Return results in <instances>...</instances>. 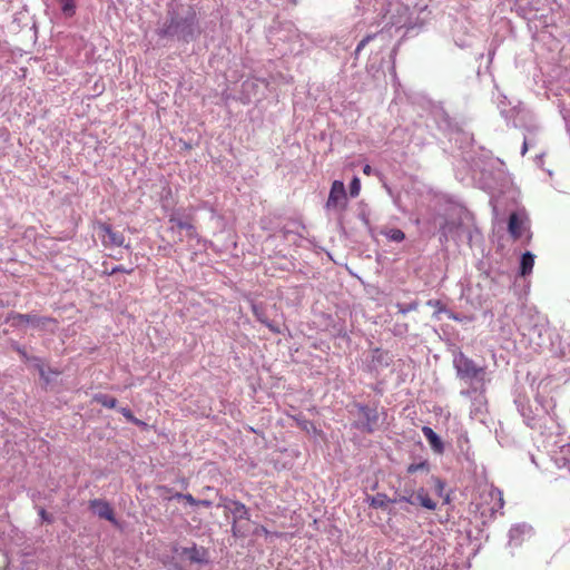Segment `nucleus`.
Segmentation results:
<instances>
[{
    "instance_id": "1",
    "label": "nucleus",
    "mask_w": 570,
    "mask_h": 570,
    "mask_svg": "<svg viewBox=\"0 0 570 570\" xmlns=\"http://www.w3.org/2000/svg\"><path fill=\"white\" fill-rule=\"evenodd\" d=\"M504 505L503 493L494 487L484 489L479 495V502L475 503V510L480 513L483 522L495 518L498 511Z\"/></svg>"
},
{
    "instance_id": "2",
    "label": "nucleus",
    "mask_w": 570,
    "mask_h": 570,
    "mask_svg": "<svg viewBox=\"0 0 570 570\" xmlns=\"http://www.w3.org/2000/svg\"><path fill=\"white\" fill-rule=\"evenodd\" d=\"M94 229L97 230V234L101 240L104 247H120L125 246L126 248L129 245H125V236L122 233L117 232L112 228V226L102 220L94 222Z\"/></svg>"
},
{
    "instance_id": "3",
    "label": "nucleus",
    "mask_w": 570,
    "mask_h": 570,
    "mask_svg": "<svg viewBox=\"0 0 570 570\" xmlns=\"http://www.w3.org/2000/svg\"><path fill=\"white\" fill-rule=\"evenodd\" d=\"M13 327H21L26 324H31L33 327L45 328L49 324H56V320L49 316H37L33 314H20L11 312L6 318Z\"/></svg>"
},
{
    "instance_id": "4",
    "label": "nucleus",
    "mask_w": 570,
    "mask_h": 570,
    "mask_svg": "<svg viewBox=\"0 0 570 570\" xmlns=\"http://www.w3.org/2000/svg\"><path fill=\"white\" fill-rule=\"evenodd\" d=\"M453 363L458 376L462 380H473L479 377L481 374H484V368L478 366L471 358L465 356L463 353H460L458 356H455Z\"/></svg>"
},
{
    "instance_id": "5",
    "label": "nucleus",
    "mask_w": 570,
    "mask_h": 570,
    "mask_svg": "<svg viewBox=\"0 0 570 570\" xmlns=\"http://www.w3.org/2000/svg\"><path fill=\"white\" fill-rule=\"evenodd\" d=\"M347 196L343 181L334 180L326 202V208L343 210L346 207Z\"/></svg>"
},
{
    "instance_id": "6",
    "label": "nucleus",
    "mask_w": 570,
    "mask_h": 570,
    "mask_svg": "<svg viewBox=\"0 0 570 570\" xmlns=\"http://www.w3.org/2000/svg\"><path fill=\"white\" fill-rule=\"evenodd\" d=\"M224 508L229 510L234 515V522L232 525V532L235 537L239 535V530L236 525L237 520H249V512L247 507L239 501H229L228 504H224Z\"/></svg>"
},
{
    "instance_id": "7",
    "label": "nucleus",
    "mask_w": 570,
    "mask_h": 570,
    "mask_svg": "<svg viewBox=\"0 0 570 570\" xmlns=\"http://www.w3.org/2000/svg\"><path fill=\"white\" fill-rule=\"evenodd\" d=\"M89 508L99 518L116 523L115 512L109 502L102 499H94L89 501Z\"/></svg>"
},
{
    "instance_id": "8",
    "label": "nucleus",
    "mask_w": 570,
    "mask_h": 570,
    "mask_svg": "<svg viewBox=\"0 0 570 570\" xmlns=\"http://www.w3.org/2000/svg\"><path fill=\"white\" fill-rule=\"evenodd\" d=\"M358 411L364 417L363 429L367 433H373L379 422V412L374 407L360 405Z\"/></svg>"
},
{
    "instance_id": "9",
    "label": "nucleus",
    "mask_w": 570,
    "mask_h": 570,
    "mask_svg": "<svg viewBox=\"0 0 570 570\" xmlns=\"http://www.w3.org/2000/svg\"><path fill=\"white\" fill-rule=\"evenodd\" d=\"M168 223L170 224L168 228L170 233H174L175 228H178L179 230H185L188 238H195L197 236L196 227L188 220H183L171 215Z\"/></svg>"
},
{
    "instance_id": "10",
    "label": "nucleus",
    "mask_w": 570,
    "mask_h": 570,
    "mask_svg": "<svg viewBox=\"0 0 570 570\" xmlns=\"http://www.w3.org/2000/svg\"><path fill=\"white\" fill-rule=\"evenodd\" d=\"M422 433L428 440L429 444L436 453H442L444 450L443 442L439 438V435L430 428V426H423Z\"/></svg>"
},
{
    "instance_id": "11",
    "label": "nucleus",
    "mask_w": 570,
    "mask_h": 570,
    "mask_svg": "<svg viewBox=\"0 0 570 570\" xmlns=\"http://www.w3.org/2000/svg\"><path fill=\"white\" fill-rule=\"evenodd\" d=\"M508 230L514 239H519L523 234V223L517 213H512L509 217Z\"/></svg>"
},
{
    "instance_id": "12",
    "label": "nucleus",
    "mask_w": 570,
    "mask_h": 570,
    "mask_svg": "<svg viewBox=\"0 0 570 570\" xmlns=\"http://www.w3.org/2000/svg\"><path fill=\"white\" fill-rule=\"evenodd\" d=\"M184 554L193 562L202 563L206 561V550L204 548H197L196 546L185 548Z\"/></svg>"
},
{
    "instance_id": "13",
    "label": "nucleus",
    "mask_w": 570,
    "mask_h": 570,
    "mask_svg": "<svg viewBox=\"0 0 570 570\" xmlns=\"http://www.w3.org/2000/svg\"><path fill=\"white\" fill-rule=\"evenodd\" d=\"M533 266H534V256L530 252L524 253L521 257L520 274L522 276L529 275L532 272Z\"/></svg>"
},
{
    "instance_id": "14",
    "label": "nucleus",
    "mask_w": 570,
    "mask_h": 570,
    "mask_svg": "<svg viewBox=\"0 0 570 570\" xmlns=\"http://www.w3.org/2000/svg\"><path fill=\"white\" fill-rule=\"evenodd\" d=\"M415 499L422 507H424L428 510L436 509V503L430 498V495L424 489H420L415 493Z\"/></svg>"
},
{
    "instance_id": "15",
    "label": "nucleus",
    "mask_w": 570,
    "mask_h": 570,
    "mask_svg": "<svg viewBox=\"0 0 570 570\" xmlns=\"http://www.w3.org/2000/svg\"><path fill=\"white\" fill-rule=\"evenodd\" d=\"M92 401L108 409H115L117 405V400L107 394H95Z\"/></svg>"
},
{
    "instance_id": "16",
    "label": "nucleus",
    "mask_w": 570,
    "mask_h": 570,
    "mask_svg": "<svg viewBox=\"0 0 570 570\" xmlns=\"http://www.w3.org/2000/svg\"><path fill=\"white\" fill-rule=\"evenodd\" d=\"M252 311H253L254 315L257 317V320H258L261 323L265 324L269 330H272V331H273V332H275V333H278V332H279L276 327H274V326H273V325L267 321V318H266V316H265V313L261 309V307H258L257 305H255V304H254V305L252 306Z\"/></svg>"
},
{
    "instance_id": "17",
    "label": "nucleus",
    "mask_w": 570,
    "mask_h": 570,
    "mask_svg": "<svg viewBox=\"0 0 570 570\" xmlns=\"http://www.w3.org/2000/svg\"><path fill=\"white\" fill-rule=\"evenodd\" d=\"M389 502L390 499L387 495L377 493L376 495L372 497L370 505L375 509L386 508Z\"/></svg>"
},
{
    "instance_id": "18",
    "label": "nucleus",
    "mask_w": 570,
    "mask_h": 570,
    "mask_svg": "<svg viewBox=\"0 0 570 570\" xmlns=\"http://www.w3.org/2000/svg\"><path fill=\"white\" fill-rule=\"evenodd\" d=\"M384 235L393 242H403L405 239V234L399 228H391Z\"/></svg>"
},
{
    "instance_id": "19",
    "label": "nucleus",
    "mask_w": 570,
    "mask_h": 570,
    "mask_svg": "<svg viewBox=\"0 0 570 570\" xmlns=\"http://www.w3.org/2000/svg\"><path fill=\"white\" fill-rule=\"evenodd\" d=\"M295 421L297 422V425L306 431V432H313V433H318L320 431L316 429V426L314 425L313 422L308 421V420H305V419H301V417H295Z\"/></svg>"
},
{
    "instance_id": "20",
    "label": "nucleus",
    "mask_w": 570,
    "mask_h": 570,
    "mask_svg": "<svg viewBox=\"0 0 570 570\" xmlns=\"http://www.w3.org/2000/svg\"><path fill=\"white\" fill-rule=\"evenodd\" d=\"M59 2L61 4L62 12L66 16L71 17L75 14V11H76L75 0H59Z\"/></svg>"
},
{
    "instance_id": "21",
    "label": "nucleus",
    "mask_w": 570,
    "mask_h": 570,
    "mask_svg": "<svg viewBox=\"0 0 570 570\" xmlns=\"http://www.w3.org/2000/svg\"><path fill=\"white\" fill-rule=\"evenodd\" d=\"M120 413L131 423L136 425H144L145 423L140 421L139 419L135 417L132 412L128 407H121Z\"/></svg>"
},
{
    "instance_id": "22",
    "label": "nucleus",
    "mask_w": 570,
    "mask_h": 570,
    "mask_svg": "<svg viewBox=\"0 0 570 570\" xmlns=\"http://www.w3.org/2000/svg\"><path fill=\"white\" fill-rule=\"evenodd\" d=\"M170 498H175V499H178V500H185L188 504L190 505H196V503L198 502L197 499H195L190 493H180V492H176L175 494H173Z\"/></svg>"
},
{
    "instance_id": "23",
    "label": "nucleus",
    "mask_w": 570,
    "mask_h": 570,
    "mask_svg": "<svg viewBox=\"0 0 570 570\" xmlns=\"http://www.w3.org/2000/svg\"><path fill=\"white\" fill-rule=\"evenodd\" d=\"M420 470H429V463L428 461H422L420 463H412L407 466V473L413 474Z\"/></svg>"
},
{
    "instance_id": "24",
    "label": "nucleus",
    "mask_w": 570,
    "mask_h": 570,
    "mask_svg": "<svg viewBox=\"0 0 570 570\" xmlns=\"http://www.w3.org/2000/svg\"><path fill=\"white\" fill-rule=\"evenodd\" d=\"M361 190V181L357 177H354L350 184V195L352 197H357Z\"/></svg>"
},
{
    "instance_id": "25",
    "label": "nucleus",
    "mask_w": 570,
    "mask_h": 570,
    "mask_svg": "<svg viewBox=\"0 0 570 570\" xmlns=\"http://www.w3.org/2000/svg\"><path fill=\"white\" fill-rule=\"evenodd\" d=\"M132 272H134V268H126L122 265L115 266L110 271H108V269L104 271V273L107 274V275H114L116 273L131 274Z\"/></svg>"
},
{
    "instance_id": "26",
    "label": "nucleus",
    "mask_w": 570,
    "mask_h": 570,
    "mask_svg": "<svg viewBox=\"0 0 570 570\" xmlns=\"http://www.w3.org/2000/svg\"><path fill=\"white\" fill-rule=\"evenodd\" d=\"M376 35L372 33V35H367L365 36L357 45L356 49H355V53H360L364 48L365 46L372 41L374 38H375Z\"/></svg>"
},
{
    "instance_id": "27",
    "label": "nucleus",
    "mask_w": 570,
    "mask_h": 570,
    "mask_svg": "<svg viewBox=\"0 0 570 570\" xmlns=\"http://www.w3.org/2000/svg\"><path fill=\"white\" fill-rule=\"evenodd\" d=\"M396 307L401 314H406L409 312L415 311L417 308V303L413 302L409 305L397 304Z\"/></svg>"
},
{
    "instance_id": "28",
    "label": "nucleus",
    "mask_w": 570,
    "mask_h": 570,
    "mask_svg": "<svg viewBox=\"0 0 570 570\" xmlns=\"http://www.w3.org/2000/svg\"><path fill=\"white\" fill-rule=\"evenodd\" d=\"M433 480L435 483L436 491L439 492V494H442L444 487H445L444 482L439 478H434Z\"/></svg>"
},
{
    "instance_id": "29",
    "label": "nucleus",
    "mask_w": 570,
    "mask_h": 570,
    "mask_svg": "<svg viewBox=\"0 0 570 570\" xmlns=\"http://www.w3.org/2000/svg\"><path fill=\"white\" fill-rule=\"evenodd\" d=\"M39 515L42 519V521H46V522H49V523L52 522L51 515L43 508L40 509Z\"/></svg>"
},
{
    "instance_id": "30",
    "label": "nucleus",
    "mask_w": 570,
    "mask_h": 570,
    "mask_svg": "<svg viewBox=\"0 0 570 570\" xmlns=\"http://www.w3.org/2000/svg\"><path fill=\"white\" fill-rule=\"evenodd\" d=\"M16 351L19 353V355L24 360V361H28L29 357H28V354L26 352V350L23 347H20V346H16Z\"/></svg>"
},
{
    "instance_id": "31",
    "label": "nucleus",
    "mask_w": 570,
    "mask_h": 570,
    "mask_svg": "<svg viewBox=\"0 0 570 570\" xmlns=\"http://www.w3.org/2000/svg\"><path fill=\"white\" fill-rule=\"evenodd\" d=\"M196 505H202V507H205V508H209L212 505V501H209V500H198Z\"/></svg>"
},
{
    "instance_id": "32",
    "label": "nucleus",
    "mask_w": 570,
    "mask_h": 570,
    "mask_svg": "<svg viewBox=\"0 0 570 570\" xmlns=\"http://www.w3.org/2000/svg\"><path fill=\"white\" fill-rule=\"evenodd\" d=\"M173 234H176L177 235V240L176 243H181L184 242V238L181 236V230H179L178 228H175V232Z\"/></svg>"
},
{
    "instance_id": "33",
    "label": "nucleus",
    "mask_w": 570,
    "mask_h": 570,
    "mask_svg": "<svg viewBox=\"0 0 570 570\" xmlns=\"http://www.w3.org/2000/svg\"><path fill=\"white\" fill-rule=\"evenodd\" d=\"M38 370H39V374L41 377H43L47 382L49 381L48 377H46V372H45V368L41 364H38Z\"/></svg>"
},
{
    "instance_id": "34",
    "label": "nucleus",
    "mask_w": 570,
    "mask_h": 570,
    "mask_svg": "<svg viewBox=\"0 0 570 570\" xmlns=\"http://www.w3.org/2000/svg\"><path fill=\"white\" fill-rule=\"evenodd\" d=\"M371 171H372L371 166H370V165H365V166H364V168H363V173H364L365 175H370V174H371Z\"/></svg>"
},
{
    "instance_id": "35",
    "label": "nucleus",
    "mask_w": 570,
    "mask_h": 570,
    "mask_svg": "<svg viewBox=\"0 0 570 570\" xmlns=\"http://www.w3.org/2000/svg\"><path fill=\"white\" fill-rule=\"evenodd\" d=\"M158 489H159V490H161V491H165V492H167V493H170V492H171V490H170V489H168V488H166V487H159Z\"/></svg>"
},
{
    "instance_id": "36",
    "label": "nucleus",
    "mask_w": 570,
    "mask_h": 570,
    "mask_svg": "<svg viewBox=\"0 0 570 570\" xmlns=\"http://www.w3.org/2000/svg\"><path fill=\"white\" fill-rule=\"evenodd\" d=\"M403 500H404L405 502H407V503H414V502H413L411 499H409V498H403Z\"/></svg>"
},
{
    "instance_id": "37",
    "label": "nucleus",
    "mask_w": 570,
    "mask_h": 570,
    "mask_svg": "<svg viewBox=\"0 0 570 570\" xmlns=\"http://www.w3.org/2000/svg\"><path fill=\"white\" fill-rule=\"evenodd\" d=\"M51 373L55 374V375H59L60 371H51Z\"/></svg>"
},
{
    "instance_id": "38",
    "label": "nucleus",
    "mask_w": 570,
    "mask_h": 570,
    "mask_svg": "<svg viewBox=\"0 0 570 570\" xmlns=\"http://www.w3.org/2000/svg\"><path fill=\"white\" fill-rule=\"evenodd\" d=\"M262 531H263V533H265V534H267V533H268L267 529H266V528H264V527L262 528Z\"/></svg>"
}]
</instances>
